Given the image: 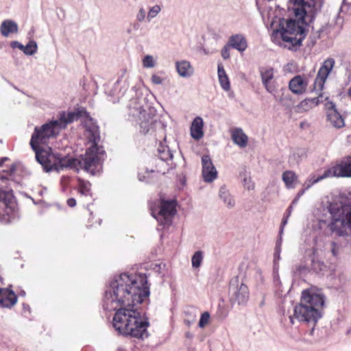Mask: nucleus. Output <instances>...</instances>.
Wrapping results in <instances>:
<instances>
[{
    "mask_svg": "<svg viewBox=\"0 0 351 351\" xmlns=\"http://www.w3.org/2000/svg\"><path fill=\"white\" fill-rule=\"evenodd\" d=\"M16 170V167L14 165H12L7 169H3V171L8 173L10 175L13 173Z\"/></svg>",
    "mask_w": 351,
    "mask_h": 351,
    "instance_id": "nucleus-43",
    "label": "nucleus"
},
{
    "mask_svg": "<svg viewBox=\"0 0 351 351\" xmlns=\"http://www.w3.org/2000/svg\"><path fill=\"white\" fill-rule=\"evenodd\" d=\"M230 46L229 45V43L224 46L223 48L221 50V56L223 58V59L226 60L230 58Z\"/></svg>",
    "mask_w": 351,
    "mask_h": 351,
    "instance_id": "nucleus-38",
    "label": "nucleus"
},
{
    "mask_svg": "<svg viewBox=\"0 0 351 351\" xmlns=\"http://www.w3.org/2000/svg\"><path fill=\"white\" fill-rule=\"evenodd\" d=\"M14 199V195L12 191H3L0 189V202L6 207L10 206Z\"/></svg>",
    "mask_w": 351,
    "mask_h": 351,
    "instance_id": "nucleus-29",
    "label": "nucleus"
},
{
    "mask_svg": "<svg viewBox=\"0 0 351 351\" xmlns=\"http://www.w3.org/2000/svg\"><path fill=\"white\" fill-rule=\"evenodd\" d=\"M348 137L351 138V135H350V136H349Z\"/></svg>",
    "mask_w": 351,
    "mask_h": 351,
    "instance_id": "nucleus-56",
    "label": "nucleus"
},
{
    "mask_svg": "<svg viewBox=\"0 0 351 351\" xmlns=\"http://www.w3.org/2000/svg\"><path fill=\"white\" fill-rule=\"evenodd\" d=\"M347 94L350 97H351V86L348 88Z\"/></svg>",
    "mask_w": 351,
    "mask_h": 351,
    "instance_id": "nucleus-50",
    "label": "nucleus"
},
{
    "mask_svg": "<svg viewBox=\"0 0 351 351\" xmlns=\"http://www.w3.org/2000/svg\"><path fill=\"white\" fill-rule=\"evenodd\" d=\"M254 184H252V187L248 186V189H249V190H250V189H254Z\"/></svg>",
    "mask_w": 351,
    "mask_h": 351,
    "instance_id": "nucleus-53",
    "label": "nucleus"
},
{
    "mask_svg": "<svg viewBox=\"0 0 351 351\" xmlns=\"http://www.w3.org/2000/svg\"><path fill=\"white\" fill-rule=\"evenodd\" d=\"M149 287H109L105 292L104 303L108 311H116L113 326L120 333L143 338L149 326L141 313L134 307L149 303Z\"/></svg>",
    "mask_w": 351,
    "mask_h": 351,
    "instance_id": "nucleus-1",
    "label": "nucleus"
},
{
    "mask_svg": "<svg viewBox=\"0 0 351 351\" xmlns=\"http://www.w3.org/2000/svg\"><path fill=\"white\" fill-rule=\"evenodd\" d=\"M290 320L291 324H293V317H290Z\"/></svg>",
    "mask_w": 351,
    "mask_h": 351,
    "instance_id": "nucleus-54",
    "label": "nucleus"
},
{
    "mask_svg": "<svg viewBox=\"0 0 351 351\" xmlns=\"http://www.w3.org/2000/svg\"><path fill=\"white\" fill-rule=\"evenodd\" d=\"M17 302V296L10 288H0V306L11 308Z\"/></svg>",
    "mask_w": 351,
    "mask_h": 351,
    "instance_id": "nucleus-14",
    "label": "nucleus"
},
{
    "mask_svg": "<svg viewBox=\"0 0 351 351\" xmlns=\"http://www.w3.org/2000/svg\"><path fill=\"white\" fill-rule=\"evenodd\" d=\"M300 126H301V128L303 127V123H301Z\"/></svg>",
    "mask_w": 351,
    "mask_h": 351,
    "instance_id": "nucleus-55",
    "label": "nucleus"
},
{
    "mask_svg": "<svg viewBox=\"0 0 351 351\" xmlns=\"http://www.w3.org/2000/svg\"><path fill=\"white\" fill-rule=\"evenodd\" d=\"M105 155L104 149H97L96 147H90L85 154L80 158L78 165V171L84 169V171L95 175L99 173L102 169V162Z\"/></svg>",
    "mask_w": 351,
    "mask_h": 351,
    "instance_id": "nucleus-4",
    "label": "nucleus"
},
{
    "mask_svg": "<svg viewBox=\"0 0 351 351\" xmlns=\"http://www.w3.org/2000/svg\"><path fill=\"white\" fill-rule=\"evenodd\" d=\"M291 209H292V206H289V208L287 209V211L289 212V215L291 213Z\"/></svg>",
    "mask_w": 351,
    "mask_h": 351,
    "instance_id": "nucleus-52",
    "label": "nucleus"
},
{
    "mask_svg": "<svg viewBox=\"0 0 351 351\" xmlns=\"http://www.w3.org/2000/svg\"><path fill=\"white\" fill-rule=\"evenodd\" d=\"M177 202L176 199H161L160 210L157 216L154 217L163 226H169L172 222V218L176 213Z\"/></svg>",
    "mask_w": 351,
    "mask_h": 351,
    "instance_id": "nucleus-9",
    "label": "nucleus"
},
{
    "mask_svg": "<svg viewBox=\"0 0 351 351\" xmlns=\"http://www.w3.org/2000/svg\"><path fill=\"white\" fill-rule=\"evenodd\" d=\"M66 203L69 207L73 208V207L75 206V205H76V200H75V199L71 197V198H69L67 199Z\"/></svg>",
    "mask_w": 351,
    "mask_h": 351,
    "instance_id": "nucleus-44",
    "label": "nucleus"
},
{
    "mask_svg": "<svg viewBox=\"0 0 351 351\" xmlns=\"http://www.w3.org/2000/svg\"><path fill=\"white\" fill-rule=\"evenodd\" d=\"M77 189L82 195L88 196L91 194V183L81 178H77Z\"/></svg>",
    "mask_w": 351,
    "mask_h": 351,
    "instance_id": "nucleus-24",
    "label": "nucleus"
},
{
    "mask_svg": "<svg viewBox=\"0 0 351 351\" xmlns=\"http://www.w3.org/2000/svg\"><path fill=\"white\" fill-rule=\"evenodd\" d=\"M10 158L8 157H3L0 159V168L3 167L5 162L10 161Z\"/></svg>",
    "mask_w": 351,
    "mask_h": 351,
    "instance_id": "nucleus-46",
    "label": "nucleus"
},
{
    "mask_svg": "<svg viewBox=\"0 0 351 351\" xmlns=\"http://www.w3.org/2000/svg\"><path fill=\"white\" fill-rule=\"evenodd\" d=\"M136 18H137V20L139 21H142L145 19V11L143 8L140 9V10L138 11V13L137 14Z\"/></svg>",
    "mask_w": 351,
    "mask_h": 351,
    "instance_id": "nucleus-42",
    "label": "nucleus"
},
{
    "mask_svg": "<svg viewBox=\"0 0 351 351\" xmlns=\"http://www.w3.org/2000/svg\"><path fill=\"white\" fill-rule=\"evenodd\" d=\"M228 204L230 205V206H233L234 204V200H230L229 202H228Z\"/></svg>",
    "mask_w": 351,
    "mask_h": 351,
    "instance_id": "nucleus-51",
    "label": "nucleus"
},
{
    "mask_svg": "<svg viewBox=\"0 0 351 351\" xmlns=\"http://www.w3.org/2000/svg\"><path fill=\"white\" fill-rule=\"evenodd\" d=\"M328 120L330 124L337 128H341L345 125V121L343 117L337 110H333L327 115Z\"/></svg>",
    "mask_w": 351,
    "mask_h": 351,
    "instance_id": "nucleus-23",
    "label": "nucleus"
},
{
    "mask_svg": "<svg viewBox=\"0 0 351 351\" xmlns=\"http://www.w3.org/2000/svg\"><path fill=\"white\" fill-rule=\"evenodd\" d=\"M4 278L0 274V284H4Z\"/></svg>",
    "mask_w": 351,
    "mask_h": 351,
    "instance_id": "nucleus-49",
    "label": "nucleus"
},
{
    "mask_svg": "<svg viewBox=\"0 0 351 351\" xmlns=\"http://www.w3.org/2000/svg\"><path fill=\"white\" fill-rule=\"evenodd\" d=\"M229 45L239 51H243L247 47L246 39L241 34H235L229 38Z\"/></svg>",
    "mask_w": 351,
    "mask_h": 351,
    "instance_id": "nucleus-18",
    "label": "nucleus"
},
{
    "mask_svg": "<svg viewBox=\"0 0 351 351\" xmlns=\"http://www.w3.org/2000/svg\"><path fill=\"white\" fill-rule=\"evenodd\" d=\"M262 82L266 90L272 94L276 92V82L273 80L274 71L272 67H262L260 69Z\"/></svg>",
    "mask_w": 351,
    "mask_h": 351,
    "instance_id": "nucleus-13",
    "label": "nucleus"
},
{
    "mask_svg": "<svg viewBox=\"0 0 351 351\" xmlns=\"http://www.w3.org/2000/svg\"><path fill=\"white\" fill-rule=\"evenodd\" d=\"M162 78L158 75H153L152 76V82L154 84H160L162 83Z\"/></svg>",
    "mask_w": 351,
    "mask_h": 351,
    "instance_id": "nucleus-41",
    "label": "nucleus"
},
{
    "mask_svg": "<svg viewBox=\"0 0 351 351\" xmlns=\"http://www.w3.org/2000/svg\"><path fill=\"white\" fill-rule=\"evenodd\" d=\"M319 104V100L318 97L306 99L300 102L299 108L304 111H308L310 109L318 106Z\"/></svg>",
    "mask_w": 351,
    "mask_h": 351,
    "instance_id": "nucleus-28",
    "label": "nucleus"
},
{
    "mask_svg": "<svg viewBox=\"0 0 351 351\" xmlns=\"http://www.w3.org/2000/svg\"><path fill=\"white\" fill-rule=\"evenodd\" d=\"M80 116L79 112H62L60 114L58 128H65L68 123H72L75 118H79Z\"/></svg>",
    "mask_w": 351,
    "mask_h": 351,
    "instance_id": "nucleus-20",
    "label": "nucleus"
},
{
    "mask_svg": "<svg viewBox=\"0 0 351 351\" xmlns=\"http://www.w3.org/2000/svg\"><path fill=\"white\" fill-rule=\"evenodd\" d=\"M202 178L204 182H211L217 177V171L208 155L202 157Z\"/></svg>",
    "mask_w": 351,
    "mask_h": 351,
    "instance_id": "nucleus-12",
    "label": "nucleus"
},
{
    "mask_svg": "<svg viewBox=\"0 0 351 351\" xmlns=\"http://www.w3.org/2000/svg\"><path fill=\"white\" fill-rule=\"evenodd\" d=\"M33 150L35 152L36 160L43 166V167L47 171H51L55 157V154H52L51 152V149L49 148V150H47L40 147V146H38Z\"/></svg>",
    "mask_w": 351,
    "mask_h": 351,
    "instance_id": "nucleus-11",
    "label": "nucleus"
},
{
    "mask_svg": "<svg viewBox=\"0 0 351 351\" xmlns=\"http://www.w3.org/2000/svg\"><path fill=\"white\" fill-rule=\"evenodd\" d=\"M143 64L145 67H153L154 62L151 56H146L143 60Z\"/></svg>",
    "mask_w": 351,
    "mask_h": 351,
    "instance_id": "nucleus-36",
    "label": "nucleus"
},
{
    "mask_svg": "<svg viewBox=\"0 0 351 351\" xmlns=\"http://www.w3.org/2000/svg\"><path fill=\"white\" fill-rule=\"evenodd\" d=\"M36 43L34 41H30L25 47H24L23 51L27 55H32L36 51Z\"/></svg>",
    "mask_w": 351,
    "mask_h": 351,
    "instance_id": "nucleus-33",
    "label": "nucleus"
},
{
    "mask_svg": "<svg viewBox=\"0 0 351 351\" xmlns=\"http://www.w3.org/2000/svg\"><path fill=\"white\" fill-rule=\"evenodd\" d=\"M312 269L317 274L322 275L327 271V266L320 261L313 260L311 265Z\"/></svg>",
    "mask_w": 351,
    "mask_h": 351,
    "instance_id": "nucleus-30",
    "label": "nucleus"
},
{
    "mask_svg": "<svg viewBox=\"0 0 351 351\" xmlns=\"http://www.w3.org/2000/svg\"><path fill=\"white\" fill-rule=\"evenodd\" d=\"M322 3V0H290L288 8L298 20H282L280 28L272 33L273 40L276 42L280 38L289 48L300 46L306 37V27L313 21L317 7H320Z\"/></svg>",
    "mask_w": 351,
    "mask_h": 351,
    "instance_id": "nucleus-2",
    "label": "nucleus"
},
{
    "mask_svg": "<svg viewBox=\"0 0 351 351\" xmlns=\"http://www.w3.org/2000/svg\"><path fill=\"white\" fill-rule=\"evenodd\" d=\"M210 319V314L208 312H204L202 314L199 322V326L200 328H204L208 323Z\"/></svg>",
    "mask_w": 351,
    "mask_h": 351,
    "instance_id": "nucleus-34",
    "label": "nucleus"
},
{
    "mask_svg": "<svg viewBox=\"0 0 351 351\" xmlns=\"http://www.w3.org/2000/svg\"><path fill=\"white\" fill-rule=\"evenodd\" d=\"M79 163L78 158L62 156L60 154H55L51 171H60L63 170L64 168H70L78 171Z\"/></svg>",
    "mask_w": 351,
    "mask_h": 351,
    "instance_id": "nucleus-10",
    "label": "nucleus"
},
{
    "mask_svg": "<svg viewBox=\"0 0 351 351\" xmlns=\"http://www.w3.org/2000/svg\"><path fill=\"white\" fill-rule=\"evenodd\" d=\"M297 180L298 176L292 171H286L282 173V180L287 189H293Z\"/></svg>",
    "mask_w": 351,
    "mask_h": 351,
    "instance_id": "nucleus-27",
    "label": "nucleus"
},
{
    "mask_svg": "<svg viewBox=\"0 0 351 351\" xmlns=\"http://www.w3.org/2000/svg\"><path fill=\"white\" fill-rule=\"evenodd\" d=\"M89 132L88 140L93 143L90 147H96L97 149H104L103 147L99 146L98 143L100 141L99 131L97 127L90 128L88 130Z\"/></svg>",
    "mask_w": 351,
    "mask_h": 351,
    "instance_id": "nucleus-26",
    "label": "nucleus"
},
{
    "mask_svg": "<svg viewBox=\"0 0 351 351\" xmlns=\"http://www.w3.org/2000/svg\"><path fill=\"white\" fill-rule=\"evenodd\" d=\"M234 293L235 300L239 304H244L247 301L249 298L247 287H236V290Z\"/></svg>",
    "mask_w": 351,
    "mask_h": 351,
    "instance_id": "nucleus-25",
    "label": "nucleus"
},
{
    "mask_svg": "<svg viewBox=\"0 0 351 351\" xmlns=\"http://www.w3.org/2000/svg\"><path fill=\"white\" fill-rule=\"evenodd\" d=\"M332 176L351 177V156L343 158L339 163L326 170L322 176H319L313 182V184Z\"/></svg>",
    "mask_w": 351,
    "mask_h": 351,
    "instance_id": "nucleus-7",
    "label": "nucleus"
},
{
    "mask_svg": "<svg viewBox=\"0 0 351 351\" xmlns=\"http://www.w3.org/2000/svg\"><path fill=\"white\" fill-rule=\"evenodd\" d=\"M280 252V247L279 246H276V250H275V256H278V258H279Z\"/></svg>",
    "mask_w": 351,
    "mask_h": 351,
    "instance_id": "nucleus-47",
    "label": "nucleus"
},
{
    "mask_svg": "<svg viewBox=\"0 0 351 351\" xmlns=\"http://www.w3.org/2000/svg\"><path fill=\"white\" fill-rule=\"evenodd\" d=\"M287 222V218H284L282 219V224H281V226H282L281 229L282 230L283 228V226L286 225Z\"/></svg>",
    "mask_w": 351,
    "mask_h": 351,
    "instance_id": "nucleus-48",
    "label": "nucleus"
},
{
    "mask_svg": "<svg viewBox=\"0 0 351 351\" xmlns=\"http://www.w3.org/2000/svg\"><path fill=\"white\" fill-rule=\"evenodd\" d=\"M147 278L145 273L139 271L129 274L124 272L114 276L110 285H147Z\"/></svg>",
    "mask_w": 351,
    "mask_h": 351,
    "instance_id": "nucleus-8",
    "label": "nucleus"
},
{
    "mask_svg": "<svg viewBox=\"0 0 351 351\" xmlns=\"http://www.w3.org/2000/svg\"><path fill=\"white\" fill-rule=\"evenodd\" d=\"M231 138L233 142L240 147H245L247 145V136L241 128H233L230 130Z\"/></svg>",
    "mask_w": 351,
    "mask_h": 351,
    "instance_id": "nucleus-16",
    "label": "nucleus"
},
{
    "mask_svg": "<svg viewBox=\"0 0 351 351\" xmlns=\"http://www.w3.org/2000/svg\"><path fill=\"white\" fill-rule=\"evenodd\" d=\"M2 36L8 37L10 34L17 33L19 31L17 24L12 20H4L0 27Z\"/></svg>",
    "mask_w": 351,
    "mask_h": 351,
    "instance_id": "nucleus-19",
    "label": "nucleus"
},
{
    "mask_svg": "<svg viewBox=\"0 0 351 351\" xmlns=\"http://www.w3.org/2000/svg\"><path fill=\"white\" fill-rule=\"evenodd\" d=\"M331 252L334 256H337L339 254V245L335 242H332L331 244Z\"/></svg>",
    "mask_w": 351,
    "mask_h": 351,
    "instance_id": "nucleus-40",
    "label": "nucleus"
},
{
    "mask_svg": "<svg viewBox=\"0 0 351 351\" xmlns=\"http://www.w3.org/2000/svg\"><path fill=\"white\" fill-rule=\"evenodd\" d=\"M217 73L219 82L221 87L226 91H228L230 89V82L228 75L223 65L220 63L217 66Z\"/></svg>",
    "mask_w": 351,
    "mask_h": 351,
    "instance_id": "nucleus-21",
    "label": "nucleus"
},
{
    "mask_svg": "<svg viewBox=\"0 0 351 351\" xmlns=\"http://www.w3.org/2000/svg\"><path fill=\"white\" fill-rule=\"evenodd\" d=\"M203 260V253L202 251H197L192 256L191 262L192 266L194 268L200 267Z\"/></svg>",
    "mask_w": 351,
    "mask_h": 351,
    "instance_id": "nucleus-32",
    "label": "nucleus"
},
{
    "mask_svg": "<svg viewBox=\"0 0 351 351\" xmlns=\"http://www.w3.org/2000/svg\"><path fill=\"white\" fill-rule=\"evenodd\" d=\"M307 86L308 80L300 75L293 77L289 83V88L290 90L298 95H301L305 93Z\"/></svg>",
    "mask_w": 351,
    "mask_h": 351,
    "instance_id": "nucleus-15",
    "label": "nucleus"
},
{
    "mask_svg": "<svg viewBox=\"0 0 351 351\" xmlns=\"http://www.w3.org/2000/svg\"><path fill=\"white\" fill-rule=\"evenodd\" d=\"M158 157L165 161H167L169 160H171L173 158V154L169 148H166L165 147L160 145V146L158 149Z\"/></svg>",
    "mask_w": 351,
    "mask_h": 351,
    "instance_id": "nucleus-31",
    "label": "nucleus"
},
{
    "mask_svg": "<svg viewBox=\"0 0 351 351\" xmlns=\"http://www.w3.org/2000/svg\"><path fill=\"white\" fill-rule=\"evenodd\" d=\"M326 296L321 289L309 287L301 293L300 302L294 307L293 317L314 327L323 316Z\"/></svg>",
    "mask_w": 351,
    "mask_h": 351,
    "instance_id": "nucleus-3",
    "label": "nucleus"
},
{
    "mask_svg": "<svg viewBox=\"0 0 351 351\" xmlns=\"http://www.w3.org/2000/svg\"><path fill=\"white\" fill-rule=\"evenodd\" d=\"M176 66L178 73L182 77H189L193 73V69L188 61L177 62Z\"/></svg>",
    "mask_w": 351,
    "mask_h": 351,
    "instance_id": "nucleus-22",
    "label": "nucleus"
},
{
    "mask_svg": "<svg viewBox=\"0 0 351 351\" xmlns=\"http://www.w3.org/2000/svg\"><path fill=\"white\" fill-rule=\"evenodd\" d=\"M12 47H17V48L21 49L22 51H23V49L24 48V46L23 45H21L20 43L17 42V41H14L12 43Z\"/></svg>",
    "mask_w": 351,
    "mask_h": 351,
    "instance_id": "nucleus-45",
    "label": "nucleus"
},
{
    "mask_svg": "<svg viewBox=\"0 0 351 351\" xmlns=\"http://www.w3.org/2000/svg\"><path fill=\"white\" fill-rule=\"evenodd\" d=\"M335 60L332 58H328L322 64L315 77L313 90L322 97V91L324 87L326 80L335 67Z\"/></svg>",
    "mask_w": 351,
    "mask_h": 351,
    "instance_id": "nucleus-6",
    "label": "nucleus"
},
{
    "mask_svg": "<svg viewBox=\"0 0 351 351\" xmlns=\"http://www.w3.org/2000/svg\"><path fill=\"white\" fill-rule=\"evenodd\" d=\"M160 7L158 5L151 8L147 14V19L150 20L151 19L155 17L160 12Z\"/></svg>",
    "mask_w": 351,
    "mask_h": 351,
    "instance_id": "nucleus-35",
    "label": "nucleus"
},
{
    "mask_svg": "<svg viewBox=\"0 0 351 351\" xmlns=\"http://www.w3.org/2000/svg\"><path fill=\"white\" fill-rule=\"evenodd\" d=\"M325 107L327 115L330 114L331 112H333V110H337L335 104L332 101H327L325 104Z\"/></svg>",
    "mask_w": 351,
    "mask_h": 351,
    "instance_id": "nucleus-37",
    "label": "nucleus"
},
{
    "mask_svg": "<svg viewBox=\"0 0 351 351\" xmlns=\"http://www.w3.org/2000/svg\"><path fill=\"white\" fill-rule=\"evenodd\" d=\"M315 179L314 180H309V183L306 184V187L300 190V191L298 192V195H297V198H300L302 195H303L306 191V190L308 189L312 185H313L314 184H313V182L315 180Z\"/></svg>",
    "mask_w": 351,
    "mask_h": 351,
    "instance_id": "nucleus-39",
    "label": "nucleus"
},
{
    "mask_svg": "<svg viewBox=\"0 0 351 351\" xmlns=\"http://www.w3.org/2000/svg\"><path fill=\"white\" fill-rule=\"evenodd\" d=\"M203 126V119L199 117H195L191 126V135L194 139L199 140L202 138L204 134Z\"/></svg>",
    "mask_w": 351,
    "mask_h": 351,
    "instance_id": "nucleus-17",
    "label": "nucleus"
},
{
    "mask_svg": "<svg viewBox=\"0 0 351 351\" xmlns=\"http://www.w3.org/2000/svg\"><path fill=\"white\" fill-rule=\"evenodd\" d=\"M58 121H51L43 124L41 127H36L29 142L32 149L43 144H47L51 138L56 136L60 131Z\"/></svg>",
    "mask_w": 351,
    "mask_h": 351,
    "instance_id": "nucleus-5",
    "label": "nucleus"
}]
</instances>
